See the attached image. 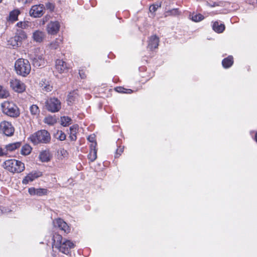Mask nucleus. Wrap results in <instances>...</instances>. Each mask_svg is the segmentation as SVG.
I'll list each match as a JSON object with an SVG mask.
<instances>
[{
    "mask_svg": "<svg viewBox=\"0 0 257 257\" xmlns=\"http://www.w3.org/2000/svg\"><path fill=\"white\" fill-rule=\"evenodd\" d=\"M74 246V244L72 242L66 239H63L61 235L57 233L53 235L52 247H55L62 253L68 254L70 249Z\"/></svg>",
    "mask_w": 257,
    "mask_h": 257,
    "instance_id": "obj_1",
    "label": "nucleus"
},
{
    "mask_svg": "<svg viewBox=\"0 0 257 257\" xmlns=\"http://www.w3.org/2000/svg\"><path fill=\"white\" fill-rule=\"evenodd\" d=\"M3 167L12 173H20L24 171L25 164L20 161L16 159H8L5 161Z\"/></svg>",
    "mask_w": 257,
    "mask_h": 257,
    "instance_id": "obj_2",
    "label": "nucleus"
},
{
    "mask_svg": "<svg viewBox=\"0 0 257 257\" xmlns=\"http://www.w3.org/2000/svg\"><path fill=\"white\" fill-rule=\"evenodd\" d=\"M1 108L3 113L6 115L16 118L20 114L19 108L17 105L12 101H5L1 104Z\"/></svg>",
    "mask_w": 257,
    "mask_h": 257,
    "instance_id": "obj_3",
    "label": "nucleus"
},
{
    "mask_svg": "<svg viewBox=\"0 0 257 257\" xmlns=\"http://www.w3.org/2000/svg\"><path fill=\"white\" fill-rule=\"evenodd\" d=\"M15 68L17 74L24 77L28 75L31 70L29 61L24 59H18L15 62Z\"/></svg>",
    "mask_w": 257,
    "mask_h": 257,
    "instance_id": "obj_4",
    "label": "nucleus"
},
{
    "mask_svg": "<svg viewBox=\"0 0 257 257\" xmlns=\"http://www.w3.org/2000/svg\"><path fill=\"white\" fill-rule=\"evenodd\" d=\"M30 139L34 144L39 143L47 144L50 141L51 136L49 133L45 130L39 131L32 135Z\"/></svg>",
    "mask_w": 257,
    "mask_h": 257,
    "instance_id": "obj_5",
    "label": "nucleus"
},
{
    "mask_svg": "<svg viewBox=\"0 0 257 257\" xmlns=\"http://www.w3.org/2000/svg\"><path fill=\"white\" fill-rule=\"evenodd\" d=\"M45 106L48 111L51 112H56L60 109L61 103L56 98H50L46 101Z\"/></svg>",
    "mask_w": 257,
    "mask_h": 257,
    "instance_id": "obj_6",
    "label": "nucleus"
},
{
    "mask_svg": "<svg viewBox=\"0 0 257 257\" xmlns=\"http://www.w3.org/2000/svg\"><path fill=\"white\" fill-rule=\"evenodd\" d=\"M14 132L15 128L11 122L5 120L0 122V133L7 136H12Z\"/></svg>",
    "mask_w": 257,
    "mask_h": 257,
    "instance_id": "obj_7",
    "label": "nucleus"
},
{
    "mask_svg": "<svg viewBox=\"0 0 257 257\" xmlns=\"http://www.w3.org/2000/svg\"><path fill=\"white\" fill-rule=\"evenodd\" d=\"M45 8L43 5H36L32 7L29 14L31 17L34 18H40L44 14Z\"/></svg>",
    "mask_w": 257,
    "mask_h": 257,
    "instance_id": "obj_8",
    "label": "nucleus"
},
{
    "mask_svg": "<svg viewBox=\"0 0 257 257\" xmlns=\"http://www.w3.org/2000/svg\"><path fill=\"white\" fill-rule=\"evenodd\" d=\"M10 86L15 91L18 93H22L26 89L25 84L17 79L11 80Z\"/></svg>",
    "mask_w": 257,
    "mask_h": 257,
    "instance_id": "obj_9",
    "label": "nucleus"
},
{
    "mask_svg": "<svg viewBox=\"0 0 257 257\" xmlns=\"http://www.w3.org/2000/svg\"><path fill=\"white\" fill-rule=\"evenodd\" d=\"M54 226L68 233L70 232V228L67 224L60 218L55 219L53 221Z\"/></svg>",
    "mask_w": 257,
    "mask_h": 257,
    "instance_id": "obj_10",
    "label": "nucleus"
},
{
    "mask_svg": "<svg viewBox=\"0 0 257 257\" xmlns=\"http://www.w3.org/2000/svg\"><path fill=\"white\" fill-rule=\"evenodd\" d=\"M60 29V24L58 22H51L47 26V31L49 34H56Z\"/></svg>",
    "mask_w": 257,
    "mask_h": 257,
    "instance_id": "obj_11",
    "label": "nucleus"
},
{
    "mask_svg": "<svg viewBox=\"0 0 257 257\" xmlns=\"http://www.w3.org/2000/svg\"><path fill=\"white\" fill-rule=\"evenodd\" d=\"M42 176V173L40 172H32L28 174L23 180V184H27L30 182L33 181L35 179Z\"/></svg>",
    "mask_w": 257,
    "mask_h": 257,
    "instance_id": "obj_12",
    "label": "nucleus"
},
{
    "mask_svg": "<svg viewBox=\"0 0 257 257\" xmlns=\"http://www.w3.org/2000/svg\"><path fill=\"white\" fill-rule=\"evenodd\" d=\"M28 192L31 195L42 196L47 194L48 190L44 188H35L34 187H31L29 189Z\"/></svg>",
    "mask_w": 257,
    "mask_h": 257,
    "instance_id": "obj_13",
    "label": "nucleus"
},
{
    "mask_svg": "<svg viewBox=\"0 0 257 257\" xmlns=\"http://www.w3.org/2000/svg\"><path fill=\"white\" fill-rule=\"evenodd\" d=\"M55 67L56 70L60 73L66 72L68 68L65 62L60 59H58L56 61Z\"/></svg>",
    "mask_w": 257,
    "mask_h": 257,
    "instance_id": "obj_14",
    "label": "nucleus"
},
{
    "mask_svg": "<svg viewBox=\"0 0 257 257\" xmlns=\"http://www.w3.org/2000/svg\"><path fill=\"white\" fill-rule=\"evenodd\" d=\"M33 64L35 67L44 66L45 64V61L43 54L36 55L32 58Z\"/></svg>",
    "mask_w": 257,
    "mask_h": 257,
    "instance_id": "obj_15",
    "label": "nucleus"
},
{
    "mask_svg": "<svg viewBox=\"0 0 257 257\" xmlns=\"http://www.w3.org/2000/svg\"><path fill=\"white\" fill-rule=\"evenodd\" d=\"M159 43V38L155 35L151 36L149 40L148 48L153 50L154 49H156L158 47Z\"/></svg>",
    "mask_w": 257,
    "mask_h": 257,
    "instance_id": "obj_16",
    "label": "nucleus"
},
{
    "mask_svg": "<svg viewBox=\"0 0 257 257\" xmlns=\"http://www.w3.org/2000/svg\"><path fill=\"white\" fill-rule=\"evenodd\" d=\"M45 37V33L40 30H36L33 33V38L36 42H42Z\"/></svg>",
    "mask_w": 257,
    "mask_h": 257,
    "instance_id": "obj_17",
    "label": "nucleus"
},
{
    "mask_svg": "<svg viewBox=\"0 0 257 257\" xmlns=\"http://www.w3.org/2000/svg\"><path fill=\"white\" fill-rule=\"evenodd\" d=\"M96 143L91 144L90 146V152L88 158L91 162H93L97 158V151L96 150Z\"/></svg>",
    "mask_w": 257,
    "mask_h": 257,
    "instance_id": "obj_18",
    "label": "nucleus"
},
{
    "mask_svg": "<svg viewBox=\"0 0 257 257\" xmlns=\"http://www.w3.org/2000/svg\"><path fill=\"white\" fill-rule=\"evenodd\" d=\"M14 37L16 38L17 42H20L21 44L27 37L25 32L22 29L17 30Z\"/></svg>",
    "mask_w": 257,
    "mask_h": 257,
    "instance_id": "obj_19",
    "label": "nucleus"
},
{
    "mask_svg": "<svg viewBox=\"0 0 257 257\" xmlns=\"http://www.w3.org/2000/svg\"><path fill=\"white\" fill-rule=\"evenodd\" d=\"M42 90L46 92H50L52 90V86L46 80H42L39 83Z\"/></svg>",
    "mask_w": 257,
    "mask_h": 257,
    "instance_id": "obj_20",
    "label": "nucleus"
},
{
    "mask_svg": "<svg viewBox=\"0 0 257 257\" xmlns=\"http://www.w3.org/2000/svg\"><path fill=\"white\" fill-rule=\"evenodd\" d=\"M21 146V142H17L6 145L5 149H7V152L8 153V152H13L19 149Z\"/></svg>",
    "mask_w": 257,
    "mask_h": 257,
    "instance_id": "obj_21",
    "label": "nucleus"
},
{
    "mask_svg": "<svg viewBox=\"0 0 257 257\" xmlns=\"http://www.w3.org/2000/svg\"><path fill=\"white\" fill-rule=\"evenodd\" d=\"M233 63V57L229 56L228 57L224 58L222 62V65L225 68H228L232 66Z\"/></svg>",
    "mask_w": 257,
    "mask_h": 257,
    "instance_id": "obj_22",
    "label": "nucleus"
},
{
    "mask_svg": "<svg viewBox=\"0 0 257 257\" xmlns=\"http://www.w3.org/2000/svg\"><path fill=\"white\" fill-rule=\"evenodd\" d=\"M39 158L41 161L47 162L50 160V153L46 151H43L40 153Z\"/></svg>",
    "mask_w": 257,
    "mask_h": 257,
    "instance_id": "obj_23",
    "label": "nucleus"
},
{
    "mask_svg": "<svg viewBox=\"0 0 257 257\" xmlns=\"http://www.w3.org/2000/svg\"><path fill=\"white\" fill-rule=\"evenodd\" d=\"M224 25L222 24L219 25L217 22H214L213 25V29L217 33H222L224 30Z\"/></svg>",
    "mask_w": 257,
    "mask_h": 257,
    "instance_id": "obj_24",
    "label": "nucleus"
},
{
    "mask_svg": "<svg viewBox=\"0 0 257 257\" xmlns=\"http://www.w3.org/2000/svg\"><path fill=\"white\" fill-rule=\"evenodd\" d=\"M78 126L77 125H73V126L70 127V134L69 136V138L71 141H75L76 140V131L77 130Z\"/></svg>",
    "mask_w": 257,
    "mask_h": 257,
    "instance_id": "obj_25",
    "label": "nucleus"
},
{
    "mask_svg": "<svg viewBox=\"0 0 257 257\" xmlns=\"http://www.w3.org/2000/svg\"><path fill=\"white\" fill-rule=\"evenodd\" d=\"M20 13V11L18 10H15L11 12L9 16L10 20L12 21H15L17 20L18 17Z\"/></svg>",
    "mask_w": 257,
    "mask_h": 257,
    "instance_id": "obj_26",
    "label": "nucleus"
},
{
    "mask_svg": "<svg viewBox=\"0 0 257 257\" xmlns=\"http://www.w3.org/2000/svg\"><path fill=\"white\" fill-rule=\"evenodd\" d=\"M32 150L31 146L28 144L23 146L21 149V154L23 155H29Z\"/></svg>",
    "mask_w": 257,
    "mask_h": 257,
    "instance_id": "obj_27",
    "label": "nucleus"
},
{
    "mask_svg": "<svg viewBox=\"0 0 257 257\" xmlns=\"http://www.w3.org/2000/svg\"><path fill=\"white\" fill-rule=\"evenodd\" d=\"M71 119L68 116L61 117V124L64 126H66L70 124Z\"/></svg>",
    "mask_w": 257,
    "mask_h": 257,
    "instance_id": "obj_28",
    "label": "nucleus"
},
{
    "mask_svg": "<svg viewBox=\"0 0 257 257\" xmlns=\"http://www.w3.org/2000/svg\"><path fill=\"white\" fill-rule=\"evenodd\" d=\"M31 114L33 115H38L39 114L40 110L37 105H32L30 108Z\"/></svg>",
    "mask_w": 257,
    "mask_h": 257,
    "instance_id": "obj_29",
    "label": "nucleus"
},
{
    "mask_svg": "<svg viewBox=\"0 0 257 257\" xmlns=\"http://www.w3.org/2000/svg\"><path fill=\"white\" fill-rule=\"evenodd\" d=\"M56 119L52 116H48L45 117L44 119L45 123L53 125L56 122Z\"/></svg>",
    "mask_w": 257,
    "mask_h": 257,
    "instance_id": "obj_30",
    "label": "nucleus"
},
{
    "mask_svg": "<svg viewBox=\"0 0 257 257\" xmlns=\"http://www.w3.org/2000/svg\"><path fill=\"white\" fill-rule=\"evenodd\" d=\"M55 137L60 141H64L66 139V135L62 131H58L55 134Z\"/></svg>",
    "mask_w": 257,
    "mask_h": 257,
    "instance_id": "obj_31",
    "label": "nucleus"
},
{
    "mask_svg": "<svg viewBox=\"0 0 257 257\" xmlns=\"http://www.w3.org/2000/svg\"><path fill=\"white\" fill-rule=\"evenodd\" d=\"M204 17L200 14H193L191 17V19L193 21L198 22L203 20Z\"/></svg>",
    "mask_w": 257,
    "mask_h": 257,
    "instance_id": "obj_32",
    "label": "nucleus"
},
{
    "mask_svg": "<svg viewBox=\"0 0 257 257\" xmlns=\"http://www.w3.org/2000/svg\"><path fill=\"white\" fill-rule=\"evenodd\" d=\"M77 95H78L76 91L70 92L68 95V100L70 102L74 101L75 99L77 98Z\"/></svg>",
    "mask_w": 257,
    "mask_h": 257,
    "instance_id": "obj_33",
    "label": "nucleus"
},
{
    "mask_svg": "<svg viewBox=\"0 0 257 257\" xmlns=\"http://www.w3.org/2000/svg\"><path fill=\"white\" fill-rule=\"evenodd\" d=\"M161 7V3L157 2L150 7V11L151 13H155L158 8Z\"/></svg>",
    "mask_w": 257,
    "mask_h": 257,
    "instance_id": "obj_34",
    "label": "nucleus"
},
{
    "mask_svg": "<svg viewBox=\"0 0 257 257\" xmlns=\"http://www.w3.org/2000/svg\"><path fill=\"white\" fill-rule=\"evenodd\" d=\"M9 44L12 45L13 47H19L21 44L20 42H17L16 38L15 37L11 38L10 40L8 41Z\"/></svg>",
    "mask_w": 257,
    "mask_h": 257,
    "instance_id": "obj_35",
    "label": "nucleus"
},
{
    "mask_svg": "<svg viewBox=\"0 0 257 257\" xmlns=\"http://www.w3.org/2000/svg\"><path fill=\"white\" fill-rule=\"evenodd\" d=\"M9 96V92L8 91L4 89L3 87L0 90V98H5Z\"/></svg>",
    "mask_w": 257,
    "mask_h": 257,
    "instance_id": "obj_36",
    "label": "nucleus"
},
{
    "mask_svg": "<svg viewBox=\"0 0 257 257\" xmlns=\"http://www.w3.org/2000/svg\"><path fill=\"white\" fill-rule=\"evenodd\" d=\"M46 8L47 10H49L50 11H53L55 6L54 5L51 3L48 2L45 4Z\"/></svg>",
    "mask_w": 257,
    "mask_h": 257,
    "instance_id": "obj_37",
    "label": "nucleus"
},
{
    "mask_svg": "<svg viewBox=\"0 0 257 257\" xmlns=\"http://www.w3.org/2000/svg\"><path fill=\"white\" fill-rule=\"evenodd\" d=\"M168 15H178L179 14V11L177 9H174L171 11L167 12Z\"/></svg>",
    "mask_w": 257,
    "mask_h": 257,
    "instance_id": "obj_38",
    "label": "nucleus"
},
{
    "mask_svg": "<svg viewBox=\"0 0 257 257\" xmlns=\"http://www.w3.org/2000/svg\"><path fill=\"white\" fill-rule=\"evenodd\" d=\"M8 155V152L7 149L5 148H0V157H3L5 156H7Z\"/></svg>",
    "mask_w": 257,
    "mask_h": 257,
    "instance_id": "obj_39",
    "label": "nucleus"
},
{
    "mask_svg": "<svg viewBox=\"0 0 257 257\" xmlns=\"http://www.w3.org/2000/svg\"><path fill=\"white\" fill-rule=\"evenodd\" d=\"M50 47L52 49H56L59 47V44L57 42H53L50 44Z\"/></svg>",
    "mask_w": 257,
    "mask_h": 257,
    "instance_id": "obj_40",
    "label": "nucleus"
},
{
    "mask_svg": "<svg viewBox=\"0 0 257 257\" xmlns=\"http://www.w3.org/2000/svg\"><path fill=\"white\" fill-rule=\"evenodd\" d=\"M17 25L19 28L24 29L26 28L27 24L25 22H19L17 23Z\"/></svg>",
    "mask_w": 257,
    "mask_h": 257,
    "instance_id": "obj_41",
    "label": "nucleus"
},
{
    "mask_svg": "<svg viewBox=\"0 0 257 257\" xmlns=\"http://www.w3.org/2000/svg\"><path fill=\"white\" fill-rule=\"evenodd\" d=\"M87 139L92 144L96 143L95 141V136L94 135L89 136Z\"/></svg>",
    "mask_w": 257,
    "mask_h": 257,
    "instance_id": "obj_42",
    "label": "nucleus"
},
{
    "mask_svg": "<svg viewBox=\"0 0 257 257\" xmlns=\"http://www.w3.org/2000/svg\"><path fill=\"white\" fill-rule=\"evenodd\" d=\"M123 152V149L122 148H119L117 149L116 151V154L115 155V157L117 158L118 157L119 155H120L121 153Z\"/></svg>",
    "mask_w": 257,
    "mask_h": 257,
    "instance_id": "obj_43",
    "label": "nucleus"
},
{
    "mask_svg": "<svg viewBox=\"0 0 257 257\" xmlns=\"http://www.w3.org/2000/svg\"><path fill=\"white\" fill-rule=\"evenodd\" d=\"M79 75L81 78L84 79L86 77L85 74L82 72V71H79Z\"/></svg>",
    "mask_w": 257,
    "mask_h": 257,
    "instance_id": "obj_44",
    "label": "nucleus"
},
{
    "mask_svg": "<svg viewBox=\"0 0 257 257\" xmlns=\"http://www.w3.org/2000/svg\"><path fill=\"white\" fill-rule=\"evenodd\" d=\"M33 0H21L23 4L31 3Z\"/></svg>",
    "mask_w": 257,
    "mask_h": 257,
    "instance_id": "obj_45",
    "label": "nucleus"
},
{
    "mask_svg": "<svg viewBox=\"0 0 257 257\" xmlns=\"http://www.w3.org/2000/svg\"><path fill=\"white\" fill-rule=\"evenodd\" d=\"M208 5L211 7H214L217 6H218V4H217L216 3H213L212 4H208Z\"/></svg>",
    "mask_w": 257,
    "mask_h": 257,
    "instance_id": "obj_46",
    "label": "nucleus"
},
{
    "mask_svg": "<svg viewBox=\"0 0 257 257\" xmlns=\"http://www.w3.org/2000/svg\"><path fill=\"white\" fill-rule=\"evenodd\" d=\"M117 89H119V90H117L118 92H124L122 90V89H124L123 88H118Z\"/></svg>",
    "mask_w": 257,
    "mask_h": 257,
    "instance_id": "obj_47",
    "label": "nucleus"
},
{
    "mask_svg": "<svg viewBox=\"0 0 257 257\" xmlns=\"http://www.w3.org/2000/svg\"><path fill=\"white\" fill-rule=\"evenodd\" d=\"M2 213H3L2 207L0 206V214H1Z\"/></svg>",
    "mask_w": 257,
    "mask_h": 257,
    "instance_id": "obj_48",
    "label": "nucleus"
},
{
    "mask_svg": "<svg viewBox=\"0 0 257 257\" xmlns=\"http://www.w3.org/2000/svg\"><path fill=\"white\" fill-rule=\"evenodd\" d=\"M255 140H256V141L257 142V133L255 134Z\"/></svg>",
    "mask_w": 257,
    "mask_h": 257,
    "instance_id": "obj_49",
    "label": "nucleus"
},
{
    "mask_svg": "<svg viewBox=\"0 0 257 257\" xmlns=\"http://www.w3.org/2000/svg\"><path fill=\"white\" fill-rule=\"evenodd\" d=\"M2 86H0V90H1V89L2 88Z\"/></svg>",
    "mask_w": 257,
    "mask_h": 257,
    "instance_id": "obj_50",
    "label": "nucleus"
},
{
    "mask_svg": "<svg viewBox=\"0 0 257 257\" xmlns=\"http://www.w3.org/2000/svg\"><path fill=\"white\" fill-rule=\"evenodd\" d=\"M2 2V0H0V3Z\"/></svg>",
    "mask_w": 257,
    "mask_h": 257,
    "instance_id": "obj_51",
    "label": "nucleus"
}]
</instances>
